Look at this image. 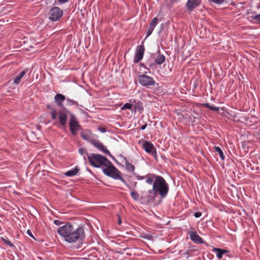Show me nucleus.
I'll use <instances>...</instances> for the list:
<instances>
[{"label":"nucleus","mask_w":260,"mask_h":260,"mask_svg":"<svg viewBox=\"0 0 260 260\" xmlns=\"http://www.w3.org/2000/svg\"><path fill=\"white\" fill-rule=\"evenodd\" d=\"M141 66L143 67L144 66V64L143 63H141Z\"/></svg>","instance_id":"44"},{"label":"nucleus","mask_w":260,"mask_h":260,"mask_svg":"<svg viewBox=\"0 0 260 260\" xmlns=\"http://www.w3.org/2000/svg\"><path fill=\"white\" fill-rule=\"evenodd\" d=\"M27 234H28L29 236H30V237H33V238H34V236H33V235H32V233H31V232L30 230H27Z\"/></svg>","instance_id":"38"},{"label":"nucleus","mask_w":260,"mask_h":260,"mask_svg":"<svg viewBox=\"0 0 260 260\" xmlns=\"http://www.w3.org/2000/svg\"><path fill=\"white\" fill-rule=\"evenodd\" d=\"M92 241H91V243H94L96 242L97 244H100L101 243V240L98 238V237L96 236L92 237L91 239Z\"/></svg>","instance_id":"29"},{"label":"nucleus","mask_w":260,"mask_h":260,"mask_svg":"<svg viewBox=\"0 0 260 260\" xmlns=\"http://www.w3.org/2000/svg\"><path fill=\"white\" fill-rule=\"evenodd\" d=\"M123 160H124V162L125 163V168H126V170L129 172H134L135 170V166L133 164L130 163L127 160V159H126V157H124Z\"/></svg>","instance_id":"18"},{"label":"nucleus","mask_w":260,"mask_h":260,"mask_svg":"<svg viewBox=\"0 0 260 260\" xmlns=\"http://www.w3.org/2000/svg\"><path fill=\"white\" fill-rule=\"evenodd\" d=\"M63 16V11L57 7L50 9L48 13L49 19L52 22H55L61 19Z\"/></svg>","instance_id":"5"},{"label":"nucleus","mask_w":260,"mask_h":260,"mask_svg":"<svg viewBox=\"0 0 260 260\" xmlns=\"http://www.w3.org/2000/svg\"><path fill=\"white\" fill-rule=\"evenodd\" d=\"M98 129L100 132L102 133H105L106 132V129L103 127H100L98 128Z\"/></svg>","instance_id":"33"},{"label":"nucleus","mask_w":260,"mask_h":260,"mask_svg":"<svg viewBox=\"0 0 260 260\" xmlns=\"http://www.w3.org/2000/svg\"><path fill=\"white\" fill-rule=\"evenodd\" d=\"M157 20H158L157 18L154 17L151 20V21L150 23L149 28L147 31V37L149 36L153 32L154 28H155V26L157 25Z\"/></svg>","instance_id":"15"},{"label":"nucleus","mask_w":260,"mask_h":260,"mask_svg":"<svg viewBox=\"0 0 260 260\" xmlns=\"http://www.w3.org/2000/svg\"><path fill=\"white\" fill-rule=\"evenodd\" d=\"M188 234L190 239L194 243L202 244L203 241L200 236L195 231H190L188 232Z\"/></svg>","instance_id":"13"},{"label":"nucleus","mask_w":260,"mask_h":260,"mask_svg":"<svg viewBox=\"0 0 260 260\" xmlns=\"http://www.w3.org/2000/svg\"><path fill=\"white\" fill-rule=\"evenodd\" d=\"M166 58L164 55L158 54L155 58V62L157 64H161L165 61Z\"/></svg>","instance_id":"21"},{"label":"nucleus","mask_w":260,"mask_h":260,"mask_svg":"<svg viewBox=\"0 0 260 260\" xmlns=\"http://www.w3.org/2000/svg\"><path fill=\"white\" fill-rule=\"evenodd\" d=\"M131 195L132 198L134 200H135V201H137L138 200L139 195L137 192L132 190L131 192Z\"/></svg>","instance_id":"26"},{"label":"nucleus","mask_w":260,"mask_h":260,"mask_svg":"<svg viewBox=\"0 0 260 260\" xmlns=\"http://www.w3.org/2000/svg\"><path fill=\"white\" fill-rule=\"evenodd\" d=\"M65 100H66V98H65L64 95L61 93H58L54 96L55 102L56 103L57 105L60 107H62L63 102Z\"/></svg>","instance_id":"16"},{"label":"nucleus","mask_w":260,"mask_h":260,"mask_svg":"<svg viewBox=\"0 0 260 260\" xmlns=\"http://www.w3.org/2000/svg\"><path fill=\"white\" fill-rule=\"evenodd\" d=\"M79 169H78V168L77 167H76L73 168V169H71L70 170L66 172L65 173V175L67 176H69V177L74 176L76 175V174H77L79 172Z\"/></svg>","instance_id":"19"},{"label":"nucleus","mask_w":260,"mask_h":260,"mask_svg":"<svg viewBox=\"0 0 260 260\" xmlns=\"http://www.w3.org/2000/svg\"><path fill=\"white\" fill-rule=\"evenodd\" d=\"M91 144L94 147L97 148L101 151L111 156L109 151L106 148V147L100 141L96 140H92L90 142Z\"/></svg>","instance_id":"10"},{"label":"nucleus","mask_w":260,"mask_h":260,"mask_svg":"<svg viewBox=\"0 0 260 260\" xmlns=\"http://www.w3.org/2000/svg\"><path fill=\"white\" fill-rule=\"evenodd\" d=\"M202 215V213L198 211V212H196L194 213V216L196 218H199L200 217H201Z\"/></svg>","instance_id":"32"},{"label":"nucleus","mask_w":260,"mask_h":260,"mask_svg":"<svg viewBox=\"0 0 260 260\" xmlns=\"http://www.w3.org/2000/svg\"><path fill=\"white\" fill-rule=\"evenodd\" d=\"M58 119L60 124L62 126H65L67 124V115L64 110L60 111L58 113Z\"/></svg>","instance_id":"14"},{"label":"nucleus","mask_w":260,"mask_h":260,"mask_svg":"<svg viewBox=\"0 0 260 260\" xmlns=\"http://www.w3.org/2000/svg\"><path fill=\"white\" fill-rule=\"evenodd\" d=\"M27 72V70H23L20 73V74L16 77L14 79V83L16 84H18L20 82L21 78L25 75Z\"/></svg>","instance_id":"20"},{"label":"nucleus","mask_w":260,"mask_h":260,"mask_svg":"<svg viewBox=\"0 0 260 260\" xmlns=\"http://www.w3.org/2000/svg\"><path fill=\"white\" fill-rule=\"evenodd\" d=\"M152 184V188L148 191L149 194L147 196L149 201H154L158 196L161 199H164L167 196L169 186L162 176L154 174Z\"/></svg>","instance_id":"2"},{"label":"nucleus","mask_w":260,"mask_h":260,"mask_svg":"<svg viewBox=\"0 0 260 260\" xmlns=\"http://www.w3.org/2000/svg\"><path fill=\"white\" fill-rule=\"evenodd\" d=\"M54 223L57 225H60L61 224V222L58 220H54Z\"/></svg>","instance_id":"34"},{"label":"nucleus","mask_w":260,"mask_h":260,"mask_svg":"<svg viewBox=\"0 0 260 260\" xmlns=\"http://www.w3.org/2000/svg\"><path fill=\"white\" fill-rule=\"evenodd\" d=\"M143 148L145 150V151L155 156L156 154V149L155 147L154 146L153 144L149 142V141H145L143 143L142 145Z\"/></svg>","instance_id":"8"},{"label":"nucleus","mask_w":260,"mask_h":260,"mask_svg":"<svg viewBox=\"0 0 260 260\" xmlns=\"http://www.w3.org/2000/svg\"><path fill=\"white\" fill-rule=\"evenodd\" d=\"M51 118L52 119L54 120L56 119L57 114L56 111L55 109H53L51 112Z\"/></svg>","instance_id":"31"},{"label":"nucleus","mask_w":260,"mask_h":260,"mask_svg":"<svg viewBox=\"0 0 260 260\" xmlns=\"http://www.w3.org/2000/svg\"><path fill=\"white\" fill-rule=\"evenodd\" d=\"M123 251H118L119 253H124V252H125V253L127 254V255H132V252H129V249L128 248H124L122 249Z\"/></svg>","instance_id":"30"},{"label":"nucleus","mask_w":260,"mask_h":260,"mask_svg":"<svg viewBox=\"0 0 260 260\" xmlns=\"http://www.w3.org/2000/svg\"><path fill=\"white\" fill-rule=\"evenodd\" d=\"M106 164L102 167L103 173L105 175L114 179H120L126 185L130 190H132L131 187L126 184V182L119 175V172L109 160L108 161V162H106Z\"/></svg>","instance_id":"3"},{"label":"nucleus","mask_w":260,"mask_h":260,"mask_svg":"<svg viewBox=\"0 0 260 260\" xmlns=\"http://www.w3.org/2000/svg\"><path fill=\"white\" fill-rule=\"evenodd\" d=\"M201 3V0H188L186 4V9L188 11H192L199 6Z\"/></svg>","instance_id":"12"},{"label":"nucleus","mask_w":260,"mask_h":260,"mask_svg":"<svg viewBox=\"0 0 260 260\" xmlns=\"http://www.w3.org/2000/svg\"><path fill=\"white\" fill-rule=\"evenodd\" d=\"M69 0H58V2L60 4H64L67 3Z\"/></svg>","instance_id":"37"},{"label":"nucleus","mask_w":260,"mask_h":260,"mask_svg":"<svg viewBox=\"0 0 260 260\" xmlns=\"http://www.w3.org/2000/svg\"><path fill=\"white\" fill-rule=\"evenodd\" d=\"M85 149H83V148H80L79 149V152L81 154H83V153L85 152Z\"/></svg>","instance_id":"35"},{"label":"nucleus","mask_w":260,"mask_h":260,"mask_svg":"<svg viewBox=\"0 0 260 260\" xmlns=\"http://www.w3.org/2000/svg\"><path fill=\"white\" fill-rule=\"evenodd\" d=\"M143 104L142 103L139 102L135 105V111H138L140 113H141L143 111Z\"/></svg>","instance_id":"23"},{"label":"nucleus","mask_w":260,"mask_h":260,"mask_svg":"<svg viewBox=\"0 0 260 260\" xmlns=\"http://www.w3.org/2000/svg\"><path fill=\"white\" fill-rule=\"evenodd\" d=\"M70 130L73 135H76L77 132L81 129L75 116L73 114H71L69 121Z\"/></svg>","instance_id":"7"},{"label":"nucleus","mask_w":260,"mask_h":260,"mask_svg":"<svg viewBox=\"0 0 260 260\" xmlns=\"http://www.w3.org/2000/svg\"><path fill=\"white\" fill-rule=\"evenodd\" d=\"M137 182H135V183H134V186H135V187H136V186H137Z\"/></svg>","instance_id":"42"},{"label":"nucleus","mask_w":260,"mask_h":260,"mask_svg":"<svg viewBox=\"0 0 260 260\" xmlns=\"http://www.w3.org/2000/svg\"><path fill=\"white\" fill-rule=\"evenodd\" d=\"M66 100L67 102L68 105H69V106H73V105L78 106V102L73 100L70 99L68 98L66 99Z\"/></svg>","instance_id":"25"},{"label":"nucleus","mask_w":260,"mask_h":260,"mask_svg":"<svg viewBox=\"0 0 260 260\" xmlns=\"http://www.w3.org/2000/svg\"><path fill=\"white\" fill-rule=\"evenodd\" d=\"M214 149L215 151L219 154L221 159L224 160V156L221 149L219 146H214Z\"/></svg>","instance_id":"24"},{"label":"nucleus","mask_w":260,"mask_h":260,"mask_svg":"<svg viewBox=\"0 0 260 260\" xmlns=\"http://www.w3.org/2000/svg\"><path fill=\"white\" fill-rule=\"evenodd\" d=\"M147 127V124H145L144 125H143L141 127V129L142 130H144L146 127Z\"/></svg>","instance_id":"39"},{"label":"nucleus","mask_w":260,"mask_h":260,"mask_svg":"<svg viewBox=\"0 0 260 260\" xmlns=\"http://www.w3.org/2000/svg\"><path fill=\"white\" fill-rule=\"evenodd\" d=\"M178 0H171L172 3H174L175 2H176Z\"/></svg>","instance_id":"41"},{"label":"nucleus","mask_w":260,"mask_h":260,"mask_svg":"<svg viewBox=\"0 0 260 260\" xmlns=\"http://www.w3.org/2000/svg\"><path fill=\"white\" fill-rule=\"evenodd\" d=\"M139 83L144 87L150 88L154 86L155 84V80L153 78L146 75H140L138 77Z\"/></svg>","instance_id":"6"},{"label":"nucleus","mask_w":260,"mask_h":260,"mask_svg":"<svg viewBox=\"0 0 260 260\" xmlns=\"http://www.w3.org/2000/svg\"><path fill=\"white\" fill-rule=\"evenodd\" d=\"M57 233L68 243L80 242L85 238L83 227L79 226L74 229L73 225L70 223L59 227Z\"/></svg>","instance_id":"1"},{"label":"nucleus","mask_w":260,"mask_h":260,"mask_svg":"<svg viewBox=\"0 0 260 260\" xmlns=\"http://www.w3.org/2000/svg\"><path fill=\"white\" fill-rule=\"evenodd\" d=\"M81 137L84 140H88V136L87 135H86L82 134L81 135Z\"/></svg>","instance_id":"36"},{"label":"nucleus","mask_w":260,"mask_h":260,"mask_svg":"<svg viewBox=\"0 0 260 260\" xmlns=\"http://www.w3.org/2000/svg\"><path fill=\"white\" fill-rule=\"evenodd\" d=\"M134 174L138 180H141L145 179V182L147 184L152 185L153 177L155 174L148 173L145 176H140L136 173H134Z\"/></svg>","instance_id":"11"},{"label":"nucleus","mask_w":260,"mask_h":260,"mask_svg":"<svg viewBox=\"0 0 260 260\" xmlns=\"http://www.w3.org/2000/svg\"><path fill=\"white\" fill-rule=\"evenodd\" d=\"M145 50L143 45L138 46L136 49L135 56L134 57V62L138 63L141 60L143 57L144 52Z\"/></svg>","instance_id":"9"},{"label":"nucleus","mask_w":260,"mask_h":260,"mask_svg":"<svg viewBox=\"0 0 260 260\" xmlns=\"http://www.w3.org/2000/svg\"><path fill=\"white\" fill-rule=\"evenodd\" d=\"M6 244H11L10 242H6Z\"/></svg>","instance_id":"43"},{"label":"nucleus","mask_w":260,"mask_h":260,"mask_svg":"<svg viewBox=\"0 0 260 260\" xmlns=\"http://www.w3.org/2000/svg\"><path fill=\"white\" fill-rule=\"evenodd\" d=\"M87 155L90 164L95 168L103 167L105 165H107L106 162H108L109 160L106 157L100 154L95 153L89 154L87 153Z\"/></svg>","instance_id":"4"},{"label":"nucleus","mask_w":260,"mask_h":260,"mask_svg":"<svg viewBox=\"0 0 260 260\" xmlns=\"http://www.w3.org/2000/svg\"><path fill=\"white\" fill-rule=\"evenodd\" d=\"M121 222H122V221H121V218L120 217H119V219H118V224L120 225Z\"/></svg>","instance_id":"40"},{"label":"nucleus","mask_w":260,"mask_h":260,"mask_svg":"<svg viewBox=\"0 0 260 260\" xmlns=\"http://www.w3.org/2000/svg\"><path fill=\"white\" fill-rule=\"evenodd\" d=\"M76 248H77V249H78V248H79L80 247L78 246V247H76Z\"/></svg>","instance_id":"45"},{"label":"nucleus","mask_w":260,"mask_h":260,"mask_svg":"<svg viewBox=\"0 0 260 260\" xmlns=\"http://www.w3.org/2000/svg\"><path fill=\"white\" fill-rule=\"evenodd\" d=\"M132 105L130 103H125L123 106L121 108V110H124L126 109H131L132 108Z\"/></svg>","instance_id":"28"},{"label":"nucleus","mask_w":260,"mask_h":260,"mask_svg":"<svg viewBox=\"0 0 260 260\" xmlns=\"http://www.w3.org/2000/svg\"><path fill=\"white\" fill-rule=\"evenodd\" d=\"M250 17L252 19L255 20L256 23H260V14L252 15Z\"/></svg>","instance_id":"27"},{"label":"nucleus","mask_w":260,"mask_h":260,"mask_svg":"<svg viewBox=\"0 0 260 260\" xmlns=\"http://www.w3.org/2000/svg\"><path fill=\"white\" fill-rule=\"evenodd\" d=\"M213 251L216 253V256L219 259H221L222 257L223 254L228 252L227 250L218 248H214L213 249Z\"/></svg>","instance_id":"17"},{"label":"nucleus","mask_w":260,"mask_h":260,"mask_svg":"<svg viewBox=\"0 0 260 260\" xmlns=\"http://www.w3.org/2000/svg\"><path fill=\"white\" fill-rule=\"evenodd\" d=\"M203 105L205 108H206L210 110H212V111L218 112L219 110V109L218 107L211 106L209 103H205Z\"/></svg>","instance_id":"22"}]
</instances>
